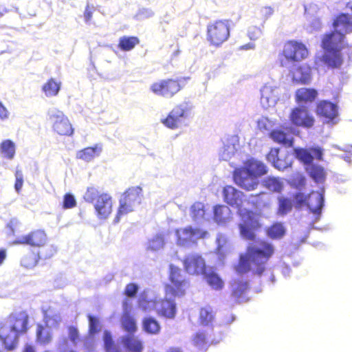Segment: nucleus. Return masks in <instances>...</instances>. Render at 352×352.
<instances>
[{
	"mask_svg": "<svg viewBox=\"0 0 352 352\" xmlns=\"http://www.w3.org/2000/svg\"><path fill=\"white\" fill-rule=\"evenodd\" d=\"M241 222L239 224L241 236L245 240L254 241L249 243L245 252L239 256L235 267L239 274H246L252 271L254 274L261 276L266 270V265L274 255V245L265 239H256L255 231L261 228L256 214L247 210L240 214Z\"/></svg>",
	"mask_w": 352,
	"mask_h": 352,
	"instance_id": "nucleus-1",
	"label": "nucleus"
},
{
	"mask_svg": "<svg viewBox=\"0 0 352 352\" xmlns=\"http://www.w3.org/2000/svg\"><path fill=\"white\" fill-rule=\"evenodd\" d=\"M344 34L338 30H333L323 35L321 40V47L324 54L315 59L314 63L316 69L319 67V63H324L329 68L338 69L343 63L341 50L344 46Z\"/></svg>",
	"mask_w": 352,
	"mask_h": 352,
	"instance_id": "nucleus-2",
	"label": "nucleus"
},
{
	"mask_svg": "<svg viewBox=\"0 0 352 352\" xmlns=\"http://www.w3.org/2000/svg\"><path fill=\"white\" fill-rule=\"evenodd\" d=\"M267 173V168L264 163L250 159L245 162L243 166L234 170L233 179L239 187L247 191H251L257 188L259 183L258 177Z\"/></svg>",
	"mask_w": 352,
	"mask_h": 352,
	"instance_id": "nucleus-3",
	"label": "nucleus"
},
{
	"mask_svg": "<svg viewBox=\"0 0 352 352\" xmlns=\"http://www.w3.org/2000/svg\"><path fill=\"white\" fill-rule=\"evenodd\" d=\"M9 320V331L1 338L3 347L8 351L15 349L18 346L19 337L27 333L29 316L25 311H19L11 314Z\"/></svg>",
	"mask_w": 352,
	"mask_h": 352,
	"instance_id": "nucleus-4",
	"label": "nucleus"
},
{
	"mask_svg": "<svg viewBox=\"0 0 352 352\" xmlns=\"http://www.w3.org/2000/svg\"><path fill=\"white\" fill-rule=\"evenodd\" d=\"M85 199L94 204L97 217L100 219H107L112 212L113 201L111 196L106 192H100L96 188H88Z\"/></svg>",
	"mask_w": 352,
	"mask_h": 352,
	"instance_id": "nucleus-5",
	"label": "nucleus"
},
{
	"mask_svg": "<svg viewBox=\"0 0 352 352\" xmlns=\"http://www.w3.org/2000/svg\"><path fill=\"white\" fill-rule=\"evenodd\" d=\"M189 285V281L184 278L181 269L170 264L168 271V282L164 285L166 296L173 298L182 297L186 294Z\"/></svg>",
	"mask_w": 352,
	"mask_h": 352,
	"instance_id": "nucleus-6",
	"label": "nucleus"
},
{
	"mask_svg": "<svg viewBox=\"0 0 352 352\" xmlns=\"http://www.w3.org/2000/svg\"><path fill=\"white\" fill-rule=\"evenodd\" d=\"M308 55V49L302 42L296 40L287 41L278 54L280 65L285 67L289 63L300 62L305 59Z\"/></svg>",
	"mask_w": 352,
	"mask_h": 352,
	"instance_id": "nucleus-7",
	"label": "nucleus"
},
{
	"mask_svg": "<svg viewBox=\"0 0 352 352\" xmlns=\"http://www.w3.org/2000/svg\"><path fill=\"white\" fill-rule=\"evenodd\" d=\"M52 131L60 136H72L74 129L67 116L60 110L53 109L47 112Z\"/></svg>",
	"mask_w": 352,
	"mask_h": 352,
	"instance_id": "nucleus-8",
	"label": "nucleus"
},
{
	"mask_svg": "<svg viewBox=\"0 0 352 352\" xmlns=\"http://www.w3.org/2000/svg\"><path fill=\"white\" fill-rule=\"evenodd\" d=\"M230 37V27L226 21L218 20L207 26V41L216 47H220Z\"/></svg>",
	"mask_w": 352,
	"mask_h": 352,
	"instance_id": "nucleus-9",
	"label": "nucleus"
},
{
	"mask_svg": "<svg viewBox=\"0 0 352 352\" xmlns=\"http://www.w3.org/2000/svg\"><path fill=\"white\" fill-rule=\"evenodd\" d=\"M181 78H166L153 82L151 91L157 96L172 98L182 89Z\"/></svg>",
	"mask_w": 352,
	"mask_h": 352,
	"instance_id": "nucleus-10",
	"label": "nucleus"
},
{
	"mask_svg": "<svg viewBox=\"0 0 352 352\" xmlns=\"http://www.w3.org/2000/svg\"><path fill=\"white\" fill-rule=\"evenodd\" d=\"M190 107L187 102L175 105L167 116L162 120V123L170 129H177L189 115Z\"/></svg>",
	"mask_w": 352,
	"mask_h": 352,
	"instance_id": "nucleus-11",
	"label": "nucleus"
},
{
	"mask_svg": "<svg viewBox=\"0 0 352 352\" xmlns=\"http://www.w3.org/2000/svg\"><path fill=\"white\" fill-rule=\"evenodd\" d=\"M289 120L293 125L305 129L312 128L315 124L314 116L303 106L296 107L291 110Z\"/></svg>",
	"mask_w": 352,
	"mask_h": 352,
	"instance_id": "nucleus-12",
	"label": "nucleus"
},
{
	"mask_svg": "<svg viewBox=\"0 0 352 352\" xmlns=\"http://www.w3.org/2000/svg\"><path fill=\"white\" fill-rule=\"evenodd\" d=\"M48 238L43 230H32L25 235L16 239L13 243L15 245H25L32 247L41 248L46 245Z\"/></svg>",
	"mask_w": 352,
	"mask_h": 352,
	"instance_id": "nucleus-13",
	"label": "nucleus"
},
{
	"mask_svg": "<svg viewBox=\"0 0 352 352\" xmlns=\"http://www.w3.org/2000/svg\"><path fill=\"white\" fill-rule=\"evenodd\" d=\"M184 271L190 275H200L205 274L206 265L202 256L198 254L186 255L183 261Z\"/></svg>",
	"mask_w": 352,
	"mask_h": 352,
	"instance_id": "nucleus-14",
	"label": "nucleus"
},
{
	"mask_svg": "<svg viewBox=\"0 0 352 352\" xmlns=\"http://www.w3.org/2000/svg\"><path fill=\"white\" fill-rule=\"evenodd\" d=\"M175 233L177 243L180 246L185 245L190 241L194 242L197 239H204L208 235L207 231L192 226L177 229Z\"/></svg>",
	"mask_w": 352,
	"mask_h": 352,
	"instance_id": "nucleus-15",
	"label": "nucleus"
},
{
	"mask_svg": "<svg viewBox=\"0 0 352 352\" xmlns=\"http://www.w3.org/2000/svg\"><path fill=\"white\" fill-rule=\"evenodd\" d=\"M290 74L294 84L307 85L312 80V67L310 65L304 63L292 69Z\"/></svg>",
	"mask_w": 352,
	"mask_h": 352,
	"instance_id": "nucleus-16",
	"label": "nucleus"
},
{
	"mask_svg": "<svg viewBox=\"0 0 352 352\" xmlns=\"http://www.w3.org/2000/svg\"><path fill=\"white\" fill-rule=\"evenodd\" d=\"M316 114L327 123L333 122L338 116V109L336 104L328 101H320L316 108Z\"/></svg>",
	"mask_w": 352,
	"mask_h": 352,
	"instance_id": "nucleus-17",
	"label": "nucleus"
},
{
	"mask_svg": "<svg viewBox=\"0 0 352 352\" xmlns=\"http://www.w3.org/2000/svg\"><path fill=\"white\" fill-rule=\"evenodd\" d=\"M250 289L248 281L235 280L231 284V296L236 303L247 302V293Z\"/></svg>",
	"mask_w": 352,
	"mask_h": 352,
	"instance_id": "nucleus-18",
	"label": "nucleus"
},
{
	"mask_svg": "<svg viewBox=\"0 0 352 352\" xmlns=\"http://www.w3.org/2000/svg\"><path fill=\"white\" fill-rule=\"evenodd\" d=\"M156 311L158 315L166 318H174L177 311L176 304L170 299L157 300Z\"/></svg>",
	"mask_w": 352,
	"mask_h": 352,
	"instance_id": "nucleus-19",
	"label": "nucleus"
},
{
	"mask_svg": "<svg viewBox=\"0 0 352 352\" xmlns=\"http://www.w3.org/2000/svg\"><path fill=\"white\" fill-rule=\"evenodd\" d=\"M324 206V195L322 192L312 191L307 196V206L314 214H319L321 213Z\"/></svg>",
	"mask_w": 352,
	"mask_h": 352,
	"instance_id": "nucleus-20",
	"label": "nucleus"
},
{
	"mask_svg": "<svg viewBox=\"0 0 352 352\" xmlns=\"http://www.w3.org/2000/svg\"><path fill=\"white\" fill-rule=\"evenodd\" d=\"M318 95V91L314 88L301 87L295 91V100L297 103H311Z\"/></svg>",
	"mask_w": 352,
	"mask_h": 352,
	"instance_id": "nucleus-21",
	"label": "nucleus"
},
{
	"mask_svg": "<svg viewBox=\"0 0 352 352\" xmlns=\"http://www.w3.org/2000/svg\"><path fill=\"white\" fill-rule=\"evenodd\" d=\"M269 135L270 138L277 144L288 148L293 146L294 138L283 129H273L271 131Z\"/></svg>",
	"mask_w": 352,
	"mask_h": 352,
	"instance_id": "nucleus-22",
	"label": "nucleus"
},
{
	"mask_svg": "<svg viewBox=\"0 0 352 352\" xmlns=\"http://www.w3.org/2000/svg\"><path fill=\"white\" fill-rule=\"evenodd\" d=\"M241 192L232 186H226L223 190V200L231 206H239L241 204Z\"/></svg>",
	"mask_w": 352,
	"mask_h": 352,
	"instance_id": "nucleus-23",
	"label": "nucleus"
},
{
	"mask_svg": "<svg viewBox=\"0 0 352 352\" xmlns=\"http://www.w3.org/2000/svg\"><path fill=\"white\" fill-rule=\"evenodd\" d=\"M333 26L335 30L343 34L352 32V17L349 14H340L333 21Z\"/></svg>",
	"mask_w": 352,
	"mask_h": 352,
	"instance_id": "nucleus-24",
	"label": "nucleus"
},
{
	"mask_svg": "<svg viewBox=\"0 0 352 352\" xmlns=\"http://www.w3.org/2000/svg\"><path fill=\"white\" fill-rule=\"evenodd\" d=\"M102 150L101 144H96L92 146H88L78 151L76 157L85 162H90L95 157H98Z\"/></svg>",
	"mask_w": 352,
	"mask_h": 352,
	"instance_id": "nucleus-25",
	"label": "nucleus"
},
{
	"mask_svg": "<svg viewBox=\"0 0 352 352\" xmlns=\"http://www.w3.org/2000/svg\"><path fill=\"white\" fill-rule=\"evenodd\" d=\"M124 347L129 352H142L144 345L142 342L133 334L126 335L122 338Z\"/></svg>",
	"mask_w": 352,
	"mask_h": 352,
	"instance_id": "nucleus-26",
	"label": "nucleus"
},
{
	"mask_svg": "<svg viewBox=\"0 0 352 352\" xmlns=\"http://www.w3.org/2000/svg\"><path fill=\"white\" fill-rule=\"evenodd\" d=\"M215 319V311L208 305L201 307L199 313V322L204 327H212V323Z\"/></svg>",
	"mask_w": 352,
	"mask_h": 352,
	"instance_id": "nucleus-27",
	"label": "nucleus"
},
{
	"mask_svg": "<svg viewBox=\"0 0 352 352\" xmlns=\"http://www.w3.org/2000/svg\"><path fill=\"white\" fill-rule=\"evenodd\" d=\"M213 213V219L217 223H224L232 218L231 210L224 205L215 206Z\"/></svg>",
	"mask_w": 352,
	"mask_h": 352,
	"instance_id": "nucleus-28",
	"label": "nucleus"
},
{
	"mask_svg": "<svg viewBox=\"0 0 352 352\" xmlns=\"http://www.w3.org/2000/svg\"><path fill=\"white\" fill-rule=\"evenodd\" d=\"M140 39L135 36H123L119 38L118 47L123 52H129L140 44Z\"/></svg>",
	"mask_w": 352,
	"mask_h": 352,
	"instance_id": "nucleus-29",
	"label": "nucleus"
},
{
	"mask_svg": "<svg viewBox=\"0 0 352 352\" xmlns=\"http://www.w3.org/2000/svg\"><path fill=\"white\" fill-rule=\"evenodd\" d=\"M142 191V190L140 186L129 188L123 193L121 199L135 205L136 203H140Z\"/></svg>",
	"mask_w": 352,
	"mask_h": 352,
	"instance_id": "nucleus-30",
	"label": "nucleus"
},
{
	"mask_svg": "<svg viewBox=\"0 0 352 352\" xmlns=\"http://www.w3.org/2000/svg\"><path fill=\"white\" fill-rule=\"evenodd\" d=\"M41 258L38 252L32 250L21 258V265L27 269H32L38 265Z\"/></svg>",
	"mask_w": 352,
	"mask_h": 352,
	"instance_id": "nucleus-31",
	"label": "nucleus"
},
{
	"mask_svg": "<svg viewBox=\"0 0 352 352\" xmlns=\"http://www.w3.org/2000/svg\"><path fill=\"white\" fill-rule=\"evenodd\" d=\"M36 340L41 345H47L52 340V333L41 324L36 326Z\"/></svg>",
	"mask_w": 352,
	"mask_h": 352,
	"instance_id": "nucleus-32",
	"label": "nucleus"
},
{
	"mask_svg": "<svg viewBox=\"0 0 352 352\" xmlns=\"http://www.w3.org/2000/svg\"><path fill=\"white\" fill-rule=\"evenodd\" d=\"M142 328L146 333L151 335L158 334L161 330L159 322L153 317L143 318Z\"/></svg>",
	"mask_w": 352,
	"mask_h": 352,
	"instance_id": "nucleus-33",
	"label": "nucleus"
},
{
	"mask_svg": "<svg viewBox=\"0 0 352 352\" xmlns=\"http://www.w3.org/2000/svg\"><path fill=\"white\" fill-rule=\"evenodd\" d=\"M121 325L129 335L137 331V324L135 318L128 312L124 313L121 318Z\"/></svg>",
	"mask_w": 352,
	"mask_h": 352,
	"instance_id": "nucleus-34",
	"label": "nucleus"
},
{
	"mask_svg": "<svg viewBox=\"0 0 352 352\" xmlns=\"http://www.w3.org/2000/svg\"><path fill=\"white\" fill-rule=\"evenodd\" d=\"M60 85V82L56 81L54 78H51L43 84L42 91L45 93L46 96H55L58 94Z\"/></svg>",
	"mask_w": 352,
	"mask_h": 352,
	"instance_id": "nucleus-35",
	"label": "nucleus"
},
{
	"mask_svg": "<svg viewBox=\"0 0 352 352\" xmlns=\"http://www.w3.org/2000/svg\"><path fill=\"white\" fill-rule=\"evenodd\" d=\"M205 279L207 283L214 290H221L224 287V282L221 277L215 272H211L206 273L205 271Z\"/></svg>",
	"mask_w": 352,
	"mask_h": 352,
	"instance_id": "nucleus-36",
	"label": "nucleus"
},
{
	"mask_svg": "<svg viewBox=\"0 0 352 352\" xmlns=\"http://www.w3.org/2000/svg\"><path fill=\"white\" fill-rule=\"evenodd\" d=\"M263 185L269 190L274 192H280L283 189V182L277 177H266L263 181Z\"/></svg>",
	"mask_w": 352,
	"mask_h": 352,
	"instance_id": "nucleus-37",
	"label": "nucleus"
},
{
	"mask_svg": "<svg viewBox=\"0 0 352 352\" xmlns=\"http://www.w3.org/2000/svg\"><path fill=\"white\" fill-rule=\"evenodd\" d=\"M285 234V229L281 223L276 222L267 229V235L272 239H279Z\"/></svg>",
	"mask_w": 352,
	"mask_h": 352,
	"instance_id": "nucleus-38",
	"label": "nucleus"
},
{
	"mask_svg": "<svg viewBox=\"0 0 352 352\" xmlns=\"http://www.w3.org/2000/svg\"><path fill=\"white\" fill-rule=\"evenodd\" d=\"M0 151L6 158L13 159L15 155L14 143L10 140H3L0 144Z\"/></svg>",
	"mask_w": 352,
	"mask_h": 352,
	"instance_id": "nucleus-39",
	"label": "nucleus"
},
{
	"mask_svg": "<svg viewBox=\"0 0 352 352\" xmlns=\"http://www.w3.org/2000/svg\"><path fill=\"white\" fill-rule=\"evenodd\" d=\"M309 174L316 182H322L326 177V173L324 168L316 164H311L309 167Z\"/></svg>",
	"mask_w": 352,
	"mask_h": 352,
	"instance_id": "nucleus-40",
	"label": "nucleus"
},
{
	"mask_svg": "<svg viewBox=\"0 0 352 352\" xmlns=\"http://www.w3.org/2000/svg\"><path fill=\"white\" fill-rule=\"evenodd\" d=\"M294 153L297 159L305 164H311L314 160L310 149L296 148Z\"/></svg>",
	"mask_w": 352,
	"mask_h": 352,
	"instance_id": "nucleus-41",
	"label": "nucleus"
},
{
	"mask_svg": "<svg viewBox=\"0 0 352 352\" xmlns=\"http://www.w3.org/2000/svg\"><path fill=\"white\" fill-rule=\"evenodd\" d=\"M278 206L277 210V213L280 215H285L288 212H289L293 207L292 201L284 197H280L278 199Z\"/></svg>",
	"mask_w": 352,
	"mask_h": 352,
	"instance_id": "nucleus-42",
	"label": "nucleus"
},
{
	"mask_svg": "<svg viewBox=\"0 0 352 352\" xmlns=\"http://www.w3.org/2000/svg\"><path fill=\"white\" fill-rule=\"evenodd\" d=\"M103 340L106 352H120L119 346L113 341L110 332L104 331Z\"/></svg>",
	"mask_w": 352,
	"mask_h": 352,
	"instance_id": "nucleus-43",
	"label": "nucleus"
},
{
	"mask_svg": "<svg viewBox=\"0 0 352 352\" xmlns=\"http://www.w3.org/2000/svg\"><path fill=\"white\" fill-rule=\"evenodd\" d=\"M133 204L120 199V206L117 211L115 221L118 222L121 217L132 212L133 210Z\"/></svg>",
	"mask_w": 352,
	"mask_h": 352,
	"instance_id": "nucleus-44",
	"label": "nucleus"
},
{
	"mask_svg": "<svg viewBox=\"0 0 352 352\" xmlns=\"http://www.w3.org/2000/svg\"><path fill=\"white\" fill-rule=\"evenodd\" d=\"M292 164V155L289 153H287L283 157H278V160L276 161L274 167L278 170H283L289 167H291Z\"/></svg>",
	"mask_w": 352,
	"mask_h": 352,
	"instance_id": "nucleus-45",
	"label": "nucleus"
},
{
	"mask_svg": "<svg viewBox=\"0 0 352 352\" xmlns=\"http://www.w3.org/2000/svg\"><path fill=\"white\" fill-rule=\"evenodd\" d=\"M139 307L144 312H149L153 310L156 311L157 300L142 299L139 302Z\"/></svg>",
	"mask_w": 352,
	"mask_h": 352,
	"instance_id": "nucleus-46",
	"label": "nucleus"
},
{
	"mask_svg": "<svg viewBox=\"0 0 352 352\" xmlns=\"http://www.w3.org/2000/svg\"><path fill=\"white\" fill-rule=\"evenodd\" d=\"M165 239L162 234H156L149 241V245L152 250H158L164 245Z\"/></svg>",
	"mask_w": 352,
	"mask_h": 352,
	"instance_id": "nucleus-47",
	"label": "nucleus"
},
{
	"mask_svg": "<svg viewBox=\"0 0 352 352\" xmlns=\"http://www.w3.org/2000/svg\"><path fill=\"white\" fill-rule=\"evenodd\" d=\"M193 344L197 347H204L207 344V337L204 332L197 333L193 337Z\"/></svg>",
	"mask_w": 352,
	"mask_h": 352,
	"instance_id": "nucleus-48",
	"label": "nucleus"
},
{
	"mask_svg": "<svg viewBox=\"0 0 352 352\" xmlns=\"http://www.w3.org/2000/svg\"><path fill=\"white\" fill-rule=\"evenodd\" d=\"M76 206L74 196L70 193H66L63 197V208L64 209L73 208Z\"/></svg>",
	"mask_w": 352,
	"mask_h": 352,
	"instance_id": "nucleus-49",
	"label": "nucleus"
},
{
	"mask_svg": "<svg viewBox=\"0 0 352 352\" xmlns=\"http://www.w3.org/2000/svg\"><path fill=\"white\" fill-rule=\"evenodd\" d=\"M138 291V286L135 283H129L126 285L124 291V295L128 297L133 298L136 296Z\"/></svg>",
	"mask_w": 352,
	"mask_h": 352,
	"instance_id": "nucleus-50",
	"label": "nucleus"
},
{
	"mask_svg": "<svg viewBox=\"0 0 352 352\" xmlns=\"http://www.w3.org/2000/svg\"><path fill=\"white\" fill-rule=\"evenodd\" d=\"M68 334L70 341L74 344H76L78 341L80 340V336L78 330L76 327L69 326L68 327Z\"/></svg>",
	"mask_w": 352,
	"mask_h": 352,
	"instance_id": "nucleus-51",
	"label": "nucleus"
},
{
	"mask_svg": "<svg viewBox=\"0 0 352 352\" xmlns=\"http://www.w3.org/2000/svg\"><path fill=\"white\" fill-rule=\"evenodd\" d=\"M89 319V330L90 333H96L98 332L100 329L98 328L99 326V320L98 318L96 316H94L92 315L88 316Z\"/></svg>",
	"mask_w": 352,
	"mask_h": 352,
	"instance_id": "nucleus-52",
	"label": "nucleus"
},
{
	"mask_svg": "<svg viewBox=\"0 0 352 352\" xmlns=\"http://www.w3.org/2000/svg\"><path fill=\"white\" fill-rule=\"evenodd\" d=\"M15 183L14 188L17 192H20L23 185V175L21 170H16L14 173Z\"/></svg>",
	"mask_w": 352,
	"mask_h": 352,
	"instance_id": "nucleus-53",
	"label": "nucleus"
},
{
	"mask_svg": "<svg viewBox=\"0 0 352 352\" xmlns=\"http://www.w3.org/2000/svg\"><path fill=\"white\" fill-rule=\"evenodd\" d=\"M279 148H272L267 155V160L274 166L276 161L278 160Z\"/></svg>",
	"mask_w": 352,
	"mask_h": 352,
	"instance_id": "nucleus-54",
	"label": "nucleus"
},
{
	"mask_svg": "<svg viewBox=\"0 0 352 352\" xmlns=\"http://www.w3.org/2000/svg\"><path fill=\"white\" fill-rule=\"evenodd\" d=\"M261 34V30L258 27L251 26L248 30V36L251 40H256L259 38Z\"/></svg>",
	"mask_w": 352,
	"mask_h": 352,
	"instance_id": "nucleus-55",
	"label": "nucleus"
},
{
	"mask_svg": "<svg viewBox=\"0 0 352 352\" xmlns=\"http://www.w3.org/2000/svg\"><path fill=\"white\" fill-rule=\"evenodd\" d=\"M296 207H300L302 205L307 206V196L302 192L296 193L294 196Z\"/></svg>",
	"mask_w": 352,
	"mask_h": 352,
	"instance_id": "nucleus-56",
	"label": "nucleus"
},
{
	"mask_svg": "<svg viewBox=\"0 0 352 352\" xmlns=\"http://www.w3.org/2000/svg\"><path fill=\"white\" fill-rule=\"evenodd\" d=\"M310 151L311 152V155L313 157H316L318 160H322V150L319 147H312L310 148Z\"/></svg>",
	"mask_w": 352,
	"mask_h": 352,
	"instance_id": "nucleus-57",
	"label": "nucleus"
},
{
	"mask_svg": "<svg viewBox=\"0 0 352 352\" xmlns=\"http://www.w3.org/2000/svg\"><path fill=\"white\" fill-rule=\"evenodd\" d=\"M265 193L264 192H261L260 193H258V194H255V195H251L250 196V199H252V202L253 203V204L256 206L260 205L261 203H263L264 201L261 199V195H265Z\"/></svg>",
	"mask_w": 352,
	"mask_h": 352,
	"instance_id": "nucleus-58",
	"label": "nucleus"
},
{
	"mask_svg": "<svg viewBox=\"0 0 352 352\" xmlns=\"http://www.w3.org/2000/svg\"><path fill=\"white\" fill-rule=\"evenodd\" d=\"M93 14V8H90L89 5H87L85 8L84 12V18L86 22H89L92 18Z\"/></svg>",
	"mask_w": 352,
	"mask_h": 352,
	"instance_id": "nucleus-59",
	"label": "nucleus"
},
{
	"mask_svg": "<svg viewBox=\"0 0 352 352\" xmlns=\"http://www.w3.org/2000/svg\"><path fill=\"white\" fill-rule=\"evenodd\" d=\"M9 116V112L6 107L0 101V118L2 120L7 119Z\"/></svg>",
	"mask_w": 352,
	"mask_h": 352,
	"instance_id": "nucleus-60",
	"label": "nucleus"
},
{
	"mask_svg": "<svg viewBox=\"0 0 352 352\" xmlns=\"http://www.w3.org/2000/svg\"><path fill=\"white\" fill-rule=\"evenodd\" d=\"M56 251H57L56 247L54 246V245H50L48 247V252H47L45 254V255L44 256V258L45 259L51 258L56 254Z\"/></svg>",
	"mask_w": 352,
	"mask_h": 352,
	"instance_id": "nucleus-61",
	"label": "nucleus"
},
{
	"mask_svg": "<svg viewBox=\"0 0 352 352\" xmlns=\"http://www.w3.org/2000/svg\"><path fill=\"white\" fill-rule=\"evenodd\" d=\"M298 188L303 187L305 185L306 179L305 177L300 175L294 179Z\"/></svg>",
	"mask_w": 352,
	"mask_h": 352,
	"instance_id": "nucleus-62",
	"label": "nucleus"
},
{
	"mask_svg": "<svg viewBox=\"0 0 352 352\" xmlns=\"http://www.w3.org/2000/svg\"><path fill=\"white\" fill-rule=\"evenodd\" d=\"M263 14L266 17L272 16L274 13V10L271 7H265L262 10Z\"/></svg>",
	"mask_w": 352,
	"mask_h": 352,
	"instance_id": "nucleus-63",
	"label": "nucleus"
},
{
	"mask_svg": "<svg viewBox=\"0 0 352 352\" xmlns=\"http://www.w3.org/2000/svg\"><path fill=\"white\" fill-rule=\"evenodd\" d=\"M19 222L16 220H11L8 223V228H9L12 232H14V228L18 226Z\"/></svg>",
	"mask_w": 352,
	"mask_h": 352,
	"instance_id": "nucleus-64",
	"label": "nucleus"
}]
</instances>
